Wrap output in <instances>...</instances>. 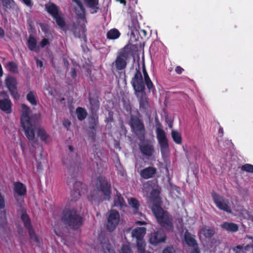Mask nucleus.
<instances>
[{"label": "nucleus", "instance_id": "nucleus-62", "mask_svg": "<svg viewBox=\"0 0 253 253\" xmlns=\"http://www.w3.org/2000/svg\"><path fill=\"white\" fill-rule=\"evenodd\" d=\"M120 1L121 3L124 4V5L126 4V0H117Z\"/></svg>", "mask_w": 253, "mask_h": 253}, {"label": "nucleus", "instance_id": "nucleus-46", "mask_svg": "<svg viewBox=\"0 0 253 253\" xmlns=\"http://www.w3.org/2000/svg\"><path fill=\"white\" fill-rule=\"evenodd\" d=\"M40 46L42 48H44L46 45L50 44V42L47 39L43 38L40 43Z\"/></svg>", "mask_w": 253, "mask_h": 253}, {"label": "nucleus", "instance_id": "nucleus-7", "mask_svg": "<svg viewBox=\"0 0 253 253\" xmlns=\"http://www.w3.org/2000/svg\"><path fill=\"white\" fill-rule=\"evenodd\" d=\"M155 121L156 137L162 153L164 150L169 148L168 139L167 138L165 131L162 128V125L158 119L156 118Z\"/></svg>", "mask_w": 253, "mask_h": 253}, {"label": "nucleus", "instance_id": "nucleus-19", "mask_svg": "<svg viewBox=\"0 0 253 253\" xmlns=\"http://www.w3.org/2000/svg\"><path fill=\"white\" fill-rule=\"evenodd\" d=\"M82 183L80 181H75L74 183L73 190L71 191V195L72 198L71 201H76L80 198L81 194Z\"/></svg>", "mask_w": 253, "mask_h": 253}, {"label": "nucleus", "instance_id": "nucleus-58", "mask_svg": "<svg viewBox=\"0 0 253 253\" xmlns=\"http://www.w3.org/2000/svg\"><path fill=\"white\" fill-rule=\"evenodd\" d=\"M42 169V165L41 162H38L37 163V170L40 171Z\"/></svg>", "mask_w": 253, "mask_h": 253}, {"label": "nucleus", "instance_id": "nucleus-60", "mask_svg": "<svg viewBox=\"0 0 253 253\" xmlns=\"http://www.w3.org/2000/svg\"><path fill=\"white\" fill-rule=\"evenodd\" d=\"M37 64L38 66L42 67V62L40 60H37Z\"/></svg>", "mask_w": 253, "mask_h": 253}, {"label": "nucleus", "instance_id": "nucleus-13", "mask_svg": "<svg viewBox=\"0 0 253 253\" xmlns=\"http://www.w3.org/2000/svg\"><path fill=\"white\" fill-rule=\"evenodd\" d=\"M119 219V212L116 210H111L107 223V230L110 232L113 231L118 224Z\"/></svg>", "mask_w": 253, "mask_h": 253}, {"label": "nucleus", "instance_id": "nucleus-26", "mask_svg": "<svg viewBox=\"0 0 253 253\" xmlns=\"http://www.w3.org/2000/svg\"><path fill=\"white\" fill-rule=\"evenodd\" d=\"M145 233L146 228L145 227H137L132 232V236L135 238L137 240L143 239Z\"/></svg>", "mask_w": 253, "mask_h": 253}, {"label": "nucleus", "instance_id": "nucleus-44", "mask_svg": "<svg viewBox=\"0 0 253 253\" xmlns=\"http://www.w3.org/2000/svg\"><path fill=\"white\" fill-rule=\"evenodd\" d=\"M247 237L250 239L253 240L252 244L250 245L248 244L246 246H245L244 247H243V250L242 251V253H246L247 251L249 250V249L252 248L253 249V238L251 236H247Z\"/></svg>", "mask_w": 253, "mask_h": 253}, {"label": "nucleus", "instance_id": "nucleus-36", "mask_svg": "<svg viewBox=\"0 0 253 253\" xmlns=\"http://www.w3.org/2000/svg\"><path fill=\"white\" fill-rule=\"evenodd\" d=\"M37 135L42 141L45 142L47 141L49 135L44 129L42 128H39Z\"/></svg>", "mask_w": 253, "mask_h": 253}, {"label": "nucleus", "instance_id": "nucleus-9", "mask_svg": "<svg viewBox=\"0 0 253 253\" xmlns=\"http://www.w3.org/2000/svg\"><path fill=\"white\" fill-rule=\"evenodd\" d=\"M127 46H125L124 50L118 53L116 60L113 62L117 71L124 70L126 67L127 60L129 56L128 52L125 50Z\"/></svg>", "mask_w": 253, "mask_h": 253}, {"label": "nucleus", "instance_id": "nucleus-8", "mask_svg": "<svg viewBox=\"0 0 253 253\" xmlns=\"http://www.w3.org/2000/svg\"><path fill=\"white\" fill-rule=\"evenodd\" d=\"M96 188L98 191L103 193L105 200H110L111 194V184L105 177L102 176L97 177Z\"/></svg>", "mask_w": 253, "mask_h": 253}, {"label": "nucleus", "instance_id": "nucleus-1", "mask_svg": "<svg viewBox=\"0 0 253 253\" xmlns=\"http://www.w3.org/2000/svg\"><path fill=\"white\" fill-rule=\"evenodd\" d=\"M131 84L135 95L138 98L140 110L146 111L148 108L149 104L145 92V85L139 66L138 69H136L134 77L131 79Z\"/></svg>", "mask_w": 253, "mask_h": 253}, {"label": "nucleus", "instance_id": "nucleus-31", "mask_svg": "<svg viewBox=\"0 0 253 253\" xmlns=\"http://www.w3.org/2000/svg\"><path fill=\"white\" fill-rule=\"evenodd\" d=\"M76 114L78 119L82 121L86 118L87 113L84 108L79 107L76 109Z\"/></svg>", "mask_w": 253, "mask_h": 253}, {"label": "nucleus", "instance_id": "nucleus-22", "mask_svg": "<svg viewBox=\"0 0 253 253\" xmlns=\"http://www.w3.org/2000/svg\"><path fill=\"white\" fill-rule=\"evenodd\" d=\"M90 105V110L92 114H96L100 107V102L97 97H89L88 98Z\"/></svg>", "mask_w": 253, "mask_h": 253}, {"label": "nucleus", "instance_id": "nucleus-61", "mask_svg": "<svg viewBox=\"0 0 253 253\" xmlns=\"http://www.w3.org/2000/svg\"><path fill=\"white\" fill-rule=\"evenodd\" d=\"M136 224L140 225L146 224V222L145 221H138L136 222Z\"/></svg>", "mask_w": 253, "mask_h": 253}, {"label": "nucleus", "instance_id": "nucleus-23", "mask_svg": "<svg viewBox=\"0 0 253 253\" xmlns=\"http://www.w3.org/2000/svg\"><path fill=\"white\" fill-rule=\"evenodd\" d=\"M128 204L132 208L133 213L141 216L142 213L139 211L140 204L139 201L135 198H131L128 200Z\"/></svg>", "mask_w": 253, "mask_h": 253}, {"label": "nucleus", "instance_id": "nucleus-29", "mask_svg": "<svg viewBox=\"0 0 253 253\" xmlns=\"http://www.w3.org/2000/svg\"><path fill=\"white\" fill-rule=\"evenodd\" d=\"M5 68L11 73H18V65L14 61H9L7 63L5 66Z\"/></svg>", "mask_w": 253, "mask_h": 253}, {"label": "nucleus", "instance_id": "nucleus-63", "mask_svg": "<svg viewBox=\"0 0 253 253\" xmlns=\"http://www.w3.org/2000/svg\"><path fill=\"white\" fill-rule=\"evenodd\" d=\"M2 69L1 64H0V77L2 76Z\"/></svg>", "mask_w": 253, "mask_h": 253}, {"label": "nucleus", "instance_id": "nucleus-43", "mask_svg": "<svg viewBox=\"0 0 253 253\" xmlns=\"http://www.w3.org/2000/svg\"><path fill=\"white\" fill-rule=\"evenodd\" d=\"M132 250L129 245H123L121 249L120 253H132Z\"/></svg>", "mask_w": 253, "mask_h": 253}, {"label": "nucleus", "instance_id": "nucleus-3", "mask_svg": "<svg viewBox=\"0 0 253 253\" xmlns=\"http://www.w3.org/2000/svg\"><path fill=\"white\" fill-rule=\"evenodd\" d=\"M23 112L21 117V123L25 134L29 140H33L35 136V121L29 116V108L25 104L22 105Z\"/></svg>", "mask_w": 253, "mask_h": 253}, {"label": "nucleus", "instance_id": "nucleus-4", "mask_svg": "<svg viewBox=\"0 0 253 253\" xmlns=\"http://www.w3.org/2000/svg\"><path fill=\"white\" fill-rule=\"evenodd\" d=\"M128 124L132 131L141 142L144 141L146 128L143 121L137 115H131Z\"/></svg>", "mask_w": 253, "mask_h": 253}, {"label": "nucleus", "instance_id": "nucleus-20", "mask_svg": "<svg viewBox=\"0 0 253 253\" xmlns=\"http://www.w3.org/2000/svg\"><path fill=\"white\" fill-rule=\"evenodd\" d=\"M139 149L143 155L148 157H151L154 152L153 146L150 143H145L140 145Z\"/></svg>", "mask_w": 253, "mask_h": 253}, {"label": "nucleus", "instance_id": "nucleus-37", "mask_svg": "<svg viewBox=\"0 0 253 253\" xmlns=\"http://www.w3.org/2000/svg\"><path fill=\"white\" fill-rule=\"evenodd\" d=\"M101 244L104 253H115L114 250L111 248V245L108 240L105 243L101 242Z\"/></svg>", "mask_w": 253, "mask_h": 253}, {"label": "nucleus", "instance_id": "nucleus-28", "mask_svg": "<svg viewBox=\"0 0 253 253\" xmlns=\"http://www.w3.org/2000/svg\"><path fill=\"white\" fill-rule=\"evenodd\" d=\"M121 36V33L119 31L116 29L113 28L110 29L108 31L106 34V37L109 40H116L118 39Z\"/></svg>", "mask_w": 253, "mask_h": 253}, {"label": "nucleus", "instance_id": "nucleus-59", "mask_svg": "<svg viewBox=\"0 0 253 253\" xmlns=\"http://www.w3.org/2000/svg\"><path fill=\"white\" fill-rule=\"evenodd\" d=\"M4 36V31L1 27H0V38H2Z\"/></svg>", "mask_w": 253, "mask_h": 253}, {"label": "nucleus", "instance_id": "nucleus-47", "mask_svg": "<svg viewBox=\"0 0 253 253\" xmlns=\"http://www.w3.org/2000/svg\"><path fill=\"white\" fill-rule=\"evenodd\" d=\"M233 251L235 253H240L243 250V245H239L233 248Z\"/></svg>", "mask_w": 253, "mask_h": 253}, {"label": "nucleus", "instance_id": "nucleus-17", "mask_svg": "<svg viewBox=\"0 0 253 253\" xmlns=\"http://www.w3.org/2000/svg\"><path fill=\"white\" fill-rule=\"evenodd\" d=\"M3 96H6L7 98L0 99V109L6 114L11 112L12 103L10 100L8 98L6 92L3 91L0 93Z\"/></svg>", "mask_w": 253, "mask_h": 253}, {"label": "nucleus", "instance_id": "nucleus-12", "mask_svg": "<svg viewBox=\"0 0 253 253\" xmlns=\"http://www.w3.org/2000/svg\"><path fill=\"white\" fill-rule=\"evenodd\" d=\"M21 219L24 223L25 227L28 230L30 239L37 243H40L38 236L33 229L29 215L26 213H23L21 215Z\"/></svg>", "mask_w": 253, "mask_h": 253}, {"label": "nucleus", "instance_id": "nucleus-38", "mask_svg": "<svg viewBox=\"0 0 253 253\" xmlns=\"http://www.w3.org/2000/svg\"><path fill=\"white\" fill-rule=\"evenodd\" d=\"M143 82L144 83V85H146L149 92L154 91V90H155V86L153 83H152V81L151 80L150 78L145 80L144 81L143 80Z\"/></svg>", "mask_w": 253, "mask_h": 253}, {"label": "nucleus", "instance_id": "nucleus-25", "mask_svg": "<svg viewBox=\"0 0 253 253\" xmlns=\"http://www.w3.org/2000/svg\"><path fill=\"white\" fill-rule=\"evenodd\" d=\"M184 240L186 245L189 247H194L196 245H197L198 244L196 239L192 236L188 230H186L185 232Z\"/></svg>", "mask_w": 253, "mask_h": 253}, {"label": "nucleus", "instance_id": "nucleus-2", "mask_svg": "<svg viewBox=\"0 0 253 253\" xmlns=\"http://www.w3.org/2000/svg\"><path fill=\"white\" fill-rule=\"evenodd\" d=\"M61 219L63 224L73 230H77L83 225L84 218L75 208H66Z\"/></svg>", "mask_w": 253, "mask_h": 253}, {"label": "nucleus", "instance_id": "nucleus-53", "mask_svg": "<svg viewBox=\"0 0 253 253\" xmlns=\"http://www.w3.org/2000/svg\"><path fill=\"white\" fill-rule=\"evenodd\" d=\"M175 72L178 74L180 75L184 71V69L180 66H177L175 68Z\"/></svg>", "mask_w": 253, "mask_h": 253}, {"label": "nucleus", "instance_id": "nucleus-5", "mask_svg": "<svg viewBox=\"0 0 253 253\" xmlns=\"http://www.w3.org/2000/svg\"><path fill=\"white\" fill-rule=\"evenodd\" d=\"M75 2L78 7L75 8V11L78 17L82 20L85 19V9L80 0H72ZM87 6L90 8V13H96L99 9V0H84Z\"/></svg>", "mask_w": 253, "mask_h": 253}, {"label": "nucleus", "instance_id": "nucleus-18", "mask_svg": "<svg viewBox=\"0 0 253 253\" xmlns=\"http://www.w3.org/2000/svg\"><path fill=\"white\" fill-rule=\"evenodd\" d=\"M157 172V169L149 166L142 169L140 172L141 177L145 179L153 178Z\"/></svg>", "mask_w": 253, "mask_h": 253}, {"label": "nucleus", "instance_id": "nucleus-50", "mask_svg": "<svg viewBox=\"0 0 253 253\" xmlns=\"http://www.w3.org/2000/svg\"><path fill=\"white\" fill-rule=\"evenodd\" d=\"M106 122L107 123H111L113 122V112L112 111L109 112L108 117L106 119Z\"/></svg>", "mask_w": 253, "mask_h": 253}, {"label": "nucleus", "instance_id": "nucleus-14", "mask_svg": "<svg viewBox=\"0 0 253 253\" xmlns=\"http://www.w3.org/2000/svg\"><path fill=\"white\" fill-rule=\"evenodd\" d=\"M166 237V234L163 230L160 229L154 231L150 236V243L152 245L157 246L159 244L165 242Z\"/></svg>", "mask_w": 253, "mask_h": 253}, {"label": "nucleus", "instance_id": "nucleus-27", "mask_svg": "<svg viewBox=\"0 0 253 253\" xmlns=\"http://www.w3.org/2000/svg\"><path fill=\"white\" fill-rule=\"evenodd\" d=\"M62 162L63 164L66 166V168L69 170V172L70 173V175L72 178L74 179L76 177L75 174L73 172V170L75 169V165L74 163L72 161L68 162L67 159H65V158L62 159Z\"/></svg>", "mask_w": 253, "mask_h": 253}, {"label": "nucleus", "instance_id": "nucleus-21", "mask_svg": "<svg viewBox=\"0 0 253 253\" xmlns=\"http://www.w3.org/2000/svg\"><path fill=\"white\" fill-rule=\"evenodd\" d=\"M220 227L223 230L229 232H236L239 230L238 224L233 222H223L220 225Z\"/></svg>", "mask_w": 253, "mask_h": 253}, {"label": "nucleus", "instance_id": "nucleus-45", "mask_svg": "<svg viewBox=\"0 0 253 253\" xmlns=\"http://www.w3.org/2000/svg\"><path fill=\"white\" fill-rule=\"evenodd\" d=\"M90 130L88 132L89 136L93 140H94L96 136V128H89Z\"/></svg>", "mask_w": 253, "mask_h": 253}, {"label": "nucleus", "instance_id": "nucleus-41", "mask_svg": "<svg viewBox=\"0 0 253 253\" xmlns=\"http://www.w3.org/2000/svg\"><path fill=\"white\" fill-rule=\"evenodd\" d=\"M241 170L253 173V165L250 164H246L241 167Z\"/></svg>", "mask_w": 253, "mask_h": 253}, {"label": "nucleus", "instance_id": "nucleus-16", "mask_svg": "<svg viewBox=\"0 0 253 253\" xmlns=\"http://www.w3.org/2000/svg\"><path fill=\"white\" fill-rule=\"evenodd\" d=\"M13 191L14 196L17 202L19 201L22 197L24 196L27 193L26 186L20 182L14 183Z\"/></svg>", "mask_w": 253, "mask_h": 253}, {"label": "nucleus", "instance_id": "nucleus-10", "mask_svg": "<svg viewBox=\"0 0 253 253\" xmlns=\"http://www.w3.org/2000/svg\"><path fill=\"white\" fill-rule=\"evenodd\" d=\"M45 9L47 12L55 20L56 24L60 28L65 27V22L64 18L60 15L58 7L56 4L52 3L49 5H45Z\"/></svg>", "mask_w": 253, "mask_h": 253}, {"label": "nucleus", "instance_id": "nucleus-64", "mask_svg": "<svg viewBox=\"0 0 253 253\" xmlns=\"http://www.w3.org/2000/svg\"><path fill=\"white\" fill-rule=\"evenodd\" d=\"M68 148L70 152H73L74 150V148L72 146H69Z\"/></svg>", "mask_w": 253, "mask_h": 253}, {"label": "nucleus", "instance_id": "nucleus-48", "mask_svg": "<svg viewBox=\"0 0 253 253\" xmlns=\"http://www.w3.org/2000/svg\"><path fill=\"white\" fill-rule=\"evenodd\" d=\"M5 208L4 197L0 192V210Z\"/></svg>", "mask_w": 253, "mask_h": 253}, {"label": "nucleus", "instance_id": "nucleus-57", "mask_svg": "<svg viewBox=\"0 0 253 253\" xmlns=\"http://www.w3.org/2000/svg\"><path fill=\"white\" fill-rule=\"evenodd\" d=\"M63 125L66 127H68L70 126L71 125V123L68 120H67V121H65L63 123Z\"/></svg>", "mask_w": 253, "mask_h": 253}, {"label": "nucleus", "instance_id": "nucleus-34", "mask_svg": "<svg viewBox=\"0 0 253 253\" xmlns=\"http://www.w3.org/2000/svg\"><path fill=\"white\" fill-rule=\"evenodd\" d=\"M27 100L32 105L36 106L38 101L36 97L35 92L33 91H30L26 96Z\"/></svg>", "mask_w": 253, "mask_h": 253}, {"label": "nucleus", "instance_id": "nucleus-55", "mask_svg": "<svg viewBox=\"0 0 253 253\" xmlns=\"http://www.w3.org/2000/svg\"><path fill=\"white\" fill-rule=\"evenodd\" d=\"M71 76L73 78H75L77 76V73L75 68H72L71 69Z\"/></svg>", "mask_w": 253, "mask_h": 253}, {"label": "nucleus", "instance_id": "nucleus-40", "mask_svg": "<svg viewBox=\"0 0 253 253\" xmlns=\"http://www.w3.org/2000/svg\"><path fill=\"white\" fill-rule=\"evenodd\" d=\"M116 196L117 200L115 201V205L116 206H120V207H122L125 203V201L123 197L119 193H117Z\"/></svg>", "mask_w": 253, "mask_h": 253}, {"label": "nucleus", "instance_id": "nucleus-6", "mask_svg": "<svg viewBox=\"0 0 253 253\" xmlns=\"http://www.w3.org/2000/svg\"><path fill=\"white\" fill-rule=\"evenodd\" d=\"M151 210L158 223L162 227L166 228L172 227V219L169 216L161 206L157 204H153Z\"/></svg>", "mask_w": 253, "mask_h": 253}, {"label": "nucleus", "instance_id": "nucleus-32", "mask_svg": "<svg viewBox=\"0 0 253 253\" xmlns=\"http://www.w3.org/2000/svg\"><path fill=\"white\" fill-rule=\"evenodd\" d=\"M202 233L207 238H211L215 234V230L213 227H205L202 229Z\"/></svg>", "mask_w": 253, "mask_h": 253}, {"label": "nucleus", "instance_id": "nucleus-56", "mask_svg": "<svg viewBox=\"0 0 253 253\" xmlns=\"http://www.w3.org/2000/svg\"><path fill=\"white\" fill-rule=\"evenodd\" d=\"M40 27L42 32L46 33L47 31L46 26L43 23L40 24Z\"/></svg>", "mask_w": 253, "mask_h": 253}, {"label": "nucleus", "instance_id": "nucleus-33", "mask_svg": "<svg viewBox=\"0 0 253 253\" xmlns=\"http://www.w3.org/2000/svg\"><path fill=\"white\" fill-rule=\"evenodd\" d=\"M7 224L5 210L0 211V228H1L3 231L5 230V226Z\"/></svg>", "mask_w": 253, "mask_h": 253}, {"label": "nucleus", "instance_id": "nucleus-30", "mask_svg": "<svg viewBox=\"0 0 253 253\" xmlns=\"http://www.w3.org/2000/svg\"><path fill=\"white\" fill-rule=\"evenodd\" d=\"M89 128H96L98 125V117L96 114H92L89 118Z\"/></svg>", "mask_w": 253, "mask_h": 253}, {"label": "nucleus", "instance_id": "nucleus-11", "mask_svg": "<svg viewBox=\"0 0 253 253\" xmlns=\"http://www.w3.org/2000/svg\"><path fill=\"white\" fill-rule=\"evenodd\" d=\"M212 197L214 204L219 210L227 213H231L232 211L230 207L228 205V200L215 192L212 193Z\"/></svg>", "mask_w": 253, "mask_h": 253}, {"label": "nucleus", "instance_id": "nucleus-39", "mask_svg": "<svg viewBox=\"0 0 253 253\" xmlns=\"http://www.w3.org/2000/svg\"><path fill=\"white\" fill-rule=\"evenodd\" d=\"M145 243L143 239L137 240L138 253H143V252L145 251Z\"/></svg>", "mask_w": 253, "mask_h": 253}, {"label": "nucleus", "instance_id": "nucleus-42", "mask_svg": "<svg viewBox=\"0 0 253 253\" xmlns=\"http://www.w3.org/2000/svg\"><path fill=\"white\" fill-rule=\"evenodd\" d=\"M2 6L5 8H11L12 5L14 3L13 0H1Z\"/></svg>", "mask_w": 253, "mask_h": 253}, {"label": "nucleus", "instance_id": "nucleus-15", "mask_svg": "<svg viewBox=\"0 0 253 253\" xmlns=\"http://www.w3.org/2000/svg\"><path fill=\"white\" fill-rule=\"evenodd\" d=\"M5 84L11 95L15 99H18L20 95L17 89V81L13 77H8L5 79Z\"/></svg>", "mask_w": 253, "mask_h": 253}, {"label": "nucleus", "instance_id": "nucleus-24", "mask_svg": "<svg viewBox=\"0 0 253 253\" xmlns=\"http://www.w3.org/2000/svg\"><path fill=\"white\" fill-rule=\"evenodd\" d=\"M27 46L31 51L38 52L39 48L37 45V41L34 36L30 35L27 41Z\"/></svg>", "mask_w": 253, "mask_h": 253}, {"label": "nucleus", "instance_id": "nucleus-51", "mask_svg": "<svg viewBox=\"0 0 253 253\" xmlns=\"http://www.w3.org/2000/svg\"><path fill=\"white\" fill-rule=\"evenodd\" d=\"M22 1L28 7L31 8L33 5L32 0H22Z\"/></svg>", "mask_w": 253, "mask_h": 253}, {"label": "nucleus", "instance_id": "nucleus-49", "mask_svg": "<svg viewBox=\"0 0 253 253\" xmlns=\"http://www.w3.org/2000/svg\"><path fill=\"white\" fill-rule=\"evenodd\" d=\"M142 72L144 76V79H143V80H145L148 79H150V77L149 76V75L146 71L145 66L144 65H143L142 67Z\"/></svg>", "mask_w": 253, "mask_h": 253}, {"label": "nucleus", "instance_id": "nucleus-52", "mask_svg": "<svg viewBox=\"0 0 253 253\" xmlns=\"http://www.w3.org/2000/svg\"><path fill=\"white\" fill-rule=\"evenodd\" d=\"M163 253H175L174 251L173 250V248L168 247L166 248L164 251Z\"/></svg>", "mask_w": 253, "mask_h": 253}, {"label": "nucleus", "instance_id": "nucleus-35", "mask_svg": "<svg viewBox=\"0 0 253 253\" xmlns=\"http://www.w3.org/2000/svg\"><path fill=\"white\" fill-rule=\"evenodd\" d=\"M171 137L173 141L177 144H180L182 143V137L181 134L177 130H172L171 131Z\"/></svg>", "mask_w": 253, "mask_h": 253}, {"label": "nucleus", "instance_id": "nucleus-54", "mask_svg": "<svg viewBox=\"0 0 253 253\" xmlns=\"http://www.w3.org/2000/svg\"><path fill=\"white\" fill-rule=\"evenodd\" d=\"M193 248V249L191 251V253H200V249L198 247V245H196L194 247H192Z\"/></svg>", "mask_w": 253, "mask_h": 253}]
</instances>
